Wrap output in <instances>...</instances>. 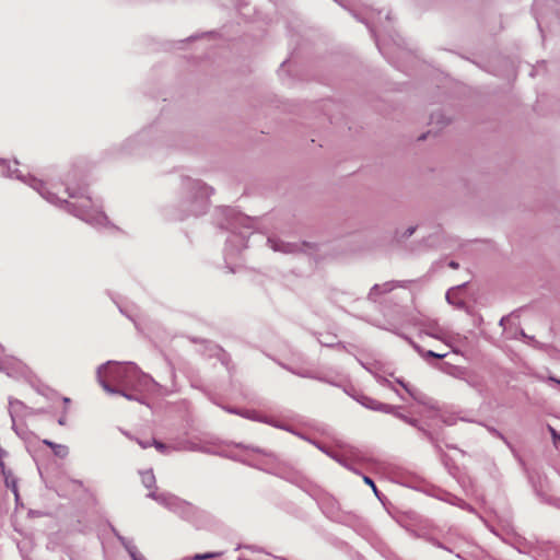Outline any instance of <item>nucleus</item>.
<instances>
[{"label": "nucleus", "instance_id": "6e6552de", "mask_svg": "<svg viewBox=\"0 0 560 560\" xmlns=\"http://www.w3.org/2000/svg\"><path fill=\"white\" fill-rule=\"evenodd\" d=\"M138 443L142 448H148L152 445V441H138Z\"/></svg>", "mask_w": 560, "mask_h": 560}, {"label": "nucleus", "instance_id": "9d476101", "mask_svg": "<svg viewBox=\"0 0 560 560\" xmlns=\"http://www.w3.org/2000/svg\"><path fill=\"white\" fill-rule=\"evenodd\" d=\"M550 431H551V434H552V436H553L555 439L560 440V436L556 433V431H555L552 428L550 429Z\"/></svg>", "mask_w": 560, "mask_h": 560}, {"label": "nucleus", "instance_id": "423d86ee", "mask_svg": "<svg viewBox=\"0 0 560 560\" xmlns=\"http://www.w3.org/2000/svg\"><path fill=\"white\" fill-rule=\"evenodd\" d=\"M152 445L159 451V452H162L164 453L167 448V446L165 444H163L162 442L160 441H156V440H152Z\"/></svg>", "mask_w": 560, "mask_h": 560}, {"label": "nucleus", "instance_id": "20e7f679", "mask_svg": "<svg viewBox=\"0 0 560 560\" xmlns=\"http://www.w3.org/2000/svg\"><path fill=\"white\" fill-rule=\"evenodd\" d=\"M141 481L145 488L152 489L155 485V477L152 470L141 472Z\"/></svg>", "mask_w": 560, "mask_h": 560}, {"label": "nucleus", "instance_id": "7ed1b4c3", "mask_svg": "<svg viewBox=\"0 0 560 560\" xmlns=\"http://www.w3.org/2000/svg\"><path fill=\"white\" fill-rule=\"evenodd\" d=\"M43 443L51 448L52 453L60 458H65L69 454V448L66 445L54 443L49 440H43Z\"/></svg>", "mask_w": 560, "mask_h": 560}, {"label": "nucleus", "instance_id": "f03ea898", "mask_svg": "<svg viewBox=\"0 0 560 560\" xmlns=\"http://www.w3.org/2000/svg\"><path fill=\"white\" fill-rule=\"evenodd\" d=\"M5 456V452L0 447V469L4 477L5 483L8 487H11L13 491L16 493V482L15 479L11 476V472L5 470L3 457Z\"/></svg>", "mask_w": 560, "mask_h": 560}, {"label": "nucleus", "instance_id": "39448f33", "mask_svg": "<svg viewBox=\"0 0 560 560\" xmlns=\"http://www.w3.org/2000/svg\"><path fill=\"white\" fill-rule=\"evenodd\" d=\"M221 553L215 552H207V553H197L194 556V560H205L220 556Z\"/></svg>", "mask_w": 560, "mask_h": 560}, {"label": "nucleus", "instance_id": "f8f14e48", "mask_svg": "<svg viewBox=\"0 0 560 560\" xmlns=\"http://www.w3.org/2000/svg\"><path fill=\"white\" fill-rule=\"evenodd\" d=\"M457 266H458V265H457L456 262H454V261H452V262H451V267H452V268H457Z\"/></svg>", "mask_w": 560, "mask_h": 560}, {"label": "nucleus", "instance_id": "2eb2a0df", "mask_svg": "<svg viewBox=\"0 0 560 560\" xmlns=\"http://www.w3.org/2000/svg\"><path fill=\"white\" fill-rule=\"evenodd\" d=\"M560 384V381H557Z\"/></svg>", "mask_w": 560, "mask_h": 560}, {"label": "nucleus", "instance_id": "1a4fd4ad", "mask_svg": "<svg viewBox=\"0 0 560 560\" xmlns=\"http://www.w3.org/2000/svg\"><path fill=\"white\" fill-rule=\"evenodd\" d=\"M364 482L370 485L373 488V490L376 491L375 485H374V482L372 481L371 478L364 477Z\"/></svg>", "mask_w": 560, "mask_h": 560}, {"label": "nucleus", "instance_id": "ddd939ff", "mask_svg": "<svg viewBox=\"0 0 560 560\" xmlns=\"http://www.w3.org/2000/svg\"><path fill=\"white\" fill-rule=\"evenodd\" d=\"M413 233V229H410L409 230V235H411Z\"/></svg>", "mask_w": 560, "mask_h": 560}, {"label": "nucleus", "instance_id": "9b49d317", "mask_svg": "<svg viewBox=\"0 0 560 560\" xmlns=\"http://www.w3.org/2000/svg\"><path fill=\"white\" fill-rule=\"evenodd\" d=\"M103 387H104L107 392H109V393H113V392H114V390H113V389H112L107 384H105V383L103 384Z\"/></svg>", "mask_w": 560, "mask_h": 560}, {"label": "nucleus", "instance_id": "0eeeda50", "mask_svg": "<svg viewBox=\"0 0 560 560\" xmlns=\"http://www.w3.org/2000/svg\"><path fill=\"white\" fill-rule=\"evenodd\" d=\"M428 355L433 357V358H438V359H442V358L445 357V353H436V352H433V351H428Z\"/></svg>", "mask_w": 560, "mask_h": 560}, {"label": "nucleus", "instance_id": "f257e3e1", "mask_svg": "<svg viewBox=\"0 0 560 560\" xmlns=\"http://www.w3.org/2000/svg\"><path fill=\"white\" fill-rule=\"evenodd\" d=\"M110 373H115L117 376L120 377V382L128 387L135 388L133 378L138 377L139 372L137 366L133 364L128 365H114L108 366Z\"/></svg>", "mask_w": 560, "mask_h": 560}, {"label": "nucleus", "instance_id": "4468645a", "mask_svg": "<svg viewBox=\"0 0 560 560\" xmlns=\"http://www.w3.org/2000/svg\"><path fill=\"white\" fill-rule=\"evenodd\" d=\"M128 399H131L130 395L124 394Z\"/></svg>", "mask_w": 560, "mask_h": 560}]
</instances>
